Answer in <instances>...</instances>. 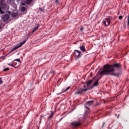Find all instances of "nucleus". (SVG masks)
<instances>
[{
  "instance_id": "f257e3e1",
  "label": "nucleus",
  "mask_w": 129,
  "mask_h": 129,
  "mask_svg": "<svg viewBox=\"0 0 129 129\" xmlns=\"http://www.w3.org/2000/svg\"><path fill=\"white\" fill-rule=\"evenodd\" d=\"M121 65L118 63H114L112 64H106L103 66V70L100 73V75H111L115 77H118L119 73H114L116 69H120Z\"/></svg>"
},
{
  "instance_id": "f03ea898",
  "label": "nucleus",
  "mask_w": 129,
  "mask_h": 129,
  "mask_svg": "<svg viewBox=\"0 0 129 129\" xmlns=\"http://www.w3.org/2000/svg\"><path fill=\"white\" fill-rule=\"evenodd\" d=\"M29 37L30 36H29V35H27L24 37H23V39L24 40V41L19 43L16 46H14L10 50V53H12V52H14V51H16V50H17V49H19V48H21V46H23V45H24V44H25V43H26L27 42V41H28V40L29 39Z\"/></svg>"
},
{
  "instance_id": "7ed1b4c3",
  "label": "nucleus",
  "mask_w": 129,
  "mask_h": 129,
  "mask_svg": "<svg viewBox=\"0 0 129 129\" xmlns=\"http://www.w3.org/2000/svg\"><path fill=\"white\" fill-rule=\"evenodd\" d=\"M70 125L73 128H75L82 125V121H80V120H79L78 121H74L70 123Z\"/></svg>"
},
{
  "instance_id": "20e7f679",
  "label": "nucleus",
  "mask_w": 129,
  "mask_h": 129,
  "mask_svg": "<svg viewBox=\"0 0 129 129\" xmlns=\"http://www.w3.org/2000/svg\"><path fill=\"white\" fill-rule=\"evenodd\" d=\"M87 90H88V88H86V89L80 88L75 92V95L78 96L82 95V94H83L84 92H86Z\"/></svg>"
},
{
  "instance_id": "39448f33",
  "label": "nucleus",
  "mask_w": 129,
  "mask_h": 129,
  "mask_svg": "<svg viewBox=\"0 0 129 129\" xmlns=\"http://www.w3.org/2000/svg\"><path fill=\"white\" fill-rule=\"evenodd\" d=\"M111 20H112V17H111L104 19L103 21V25L107 27L109 26V25H110V21H111Z\"/></svg>"
},
{
  "instance_id": "423d86ee",
  "label": "nucleus",
  "mask_w": 129,
  "mask_h": 129,
  "mask_svg": "<svg viewBox=\"0 0 129 129\" xmlns=\"http://www.w3.org/2000/svg\"><path fill=\"white\" fill-rule=\"evenodd\" d=\"M5 0H0V7H1L2 10H5L7 7V3H4Z\"/></svg>"
},
{
  "instance_id": "0eeeda50",
  "label": "nucleus",
  "mask_w": 129,
  "mask_h": 129,
  "mask_svg": "<svg viewBox=\"0 0 129 129\" xmlns=\"http://www.w3.org/2000/svg\"><path fill=\"white\" fill-rule=\"evenodd\" d=\"M2 19L3 20V22H4V23H6V22H7V21L9 20V19H10V15L6 14L4 15Z\"/></svg>"
},
{
  "instance_id": "6e6552de",
  "label": "nucleus",
  "mask_w": 129,
  "mask_h": 129,
  "mask_svg": "<svg viewBox=\"0 0 129 129\" xmlns=\"http://www.w3.org/2000/svg\"><path fill=\"white\" fill-rule=\"evenodd\" d=\"M93 102H94V101H89L86 103V108H87V109H89V108L87 107V106H90V105H92L93 104Z\"/></svg>"
},
{
  "instance_id": "1a4fd4ad",
  "label": "nucleus",
  "mask_w": 129,
  "mask_h": 129,
  "mask_svg": "<svg viewBox=\"0 0 129 129\" xmlns=\"http://www.w3.org/2000/svg\"><path fill=\"white\" fill-rule=\"evenodd\" d=\"M81 54V51L80 50H75V55L77 57H80V54Z\"/></svg>"
},
{
  "instance_id": "9d476101",
  "label": "nucleus",
  "mask_w": 129,
  "mask_h": 129,
  "mask_svg": "<svg viewBox=\"0 0 129 129\" xmlns=\"http://www.w3.org/2000/svg\"><path fill=\"white\" fill-rule=\"evenodd\" d=\"M95 79V78H94L92 80H90L87 82V87H89L92 82H93V81Z\"/></svg>"
},
{
  "instance_id": "9b49d317",
  "label": "nucleus",
  "mask_w": 129,
  "mask_h": 129,
  "mask_svg": "<svg viewBox=\"0 0 129 129\" xmlns=\"http://www.w3.org/2000/svg\"><path fill=\"white\" fill-rule=\"evenodd\" d=\"M79 48L81 50V51H82V52H86V49L85 48V46L83 45H80L79 47Z\"/></svg>"
},
{
  "instance_id": "f8f14e48",
  "label": "nucleus",
  "mask_w": 129,
  "mask_h": 129,
  "mask_svg": "<svg viewBox=\"0 0 129 129\" xmlns=\"http://www.w3.org/2000/svg\"><path fill=\"white\" fill-rule=\"evenodd\" d=\"M18 16H19V14H18V13H13L12 14V17L13 18H16V17H18Z\"/></svg>"
},
{
  "instance_id": "ddd939ff",
  "label": "nucleus",
  "mask_w": 129,
  "mask_h": 129,
  "mask_svg": "<svg viewBox=\"0 0 129 129\" xmlns=\"http://www.w3.org/2000/svg\"><path fill=\"white\" fill-rule=\"evenodd\" d=\"M39 28V24L37 25V27L34 28L32 31V33H35V32H36V31H37V30H38V29Z\"/></svg>"
},
{
  "instance_id": "4468645a",
  "label": "nucleus",
  "mask_w": 129,
  "mask_h": 129,
  "mask_svg": "<svg viewBox=\"0 0 129 129\" xmlns=\"http://www.w3.org/2000/svg\"><path fill=\"white\" fill-rule=\"evenodd\" d=\"M99 80H96L93 84V86H97L98 85V81Z\"/></svg>"
},
{
  "instance_id": "2eb2a0df",
  "label": "nucleus",
  "mask_w": 129,
  "mask_h": 129,
  "mask_svg": "<svg viewBox=\"0 0 129 129\" xmlns=\"http://www.w3.org/2000/svg\"><path fill=\"white\" fill-rule=\"evenodd\" d=\"M53 116H54V113L52 112L48 117V119L50 120L51 119V118H52V117H53Z\"/></svg>"
},
{
  "instance_id": "dca6fc26",
  "label": "nucleus",
  "mask_w": 129,
  "mask_h": 129,
  "mask_svg": "<svg viewBox=\"0 0 129 129\" xmlns=\"http://www.w3.org/2000/svg\"><path fill=\"white\" fill-rule=\"evenodd\" d=\"M33 0H27L26 2V5H30V4H31V3H32Z\"/></svg>"
},
{
  "instance_id": "f3484780",
  "label": "nucleus",
  "mask_w": 129,
  "mask_h": 129,
  "mask_svg": "<svg viewBox=\"0 0 129 129\" xmlns=\"http://www.w3.org/2000/svg\"><path fill=\"white\" fill-rule=\"evenodd\" d=\"M26 7H22L21 9L22 12H25L26 11Z\"/></svg>"
},
{
  "instance_id": "a211bd4d",
  "label": "nucleus",
  "mask_w": 129,
  "mask_h": 129,
  "mask_svg": "<svg viewBox=\"0 0 129 129\" xmlns=\"http://www.w3.org/2000/svg\"><path fill=\"white\" fill-rule=\"evenodd\" d=\"M9 70H10V68H6L5 69H4L3 71L6 72V71H9Z\"/></svg>"
},
{
  "instance_id": "6ab92c4d",
  "label": "nucleus",
  "mask_w": 129,
  "mask_h": 129,
  "mask_svg": "<svg viewBox=\"0 0 129 129\" xmlns=\"http://www.w3.org/2000/svg\"><path fill=\"white\" fill-rule=\"evenodd\" d=\"M70 89V87H68L64 91V92H66V91H68Z\"/></svg>"
},
{
  "instance_id": "aec40b11",
  "label": "nucleus",
  "mask_w": 129,
  "mask_h": 129,
  "mask_svg": "<svg viewBox=\"0 0 129 129\" xmlns=\"http://www.w3.org/2000/svg\"><path fill=\"white\" fill-rule=\"evenodd\" d=\"M0 13L1 14H5V11L2 10V9H0Z\"/></svg>"
},
{
  "instance_id": "412c9836",
  "label": "nucleus",
  "mask_w": 129,
  "mask_h": 129,
  "mask_svg": "<svg viewBox=\"0 0 129 129\" xmlns=\"http://www.w3.org/2000/svg\"><path fill=\"white\" fill-rule=\"evenodd\" d=\"M15 61H17V62H19V63H21V59H16Z\"/></svg>"
},
{
  "instance_id": "4be33fe9",
  "label": "nucleus",
  "mask_w": 129,
  "mask_h": 129,
  "mask_svg": "<svg viewBox=\"0 0 129 129\" xmlns=\"http://www.w3.org/2000/svg\"><path fill=\"white\" fill-rule=\"evenodd\" d=\"M122 18H123L122 16H119L118 19L119 20H122Z\"/></svg>"
},
{
  "instance_id": "5701e85b",
  "label": "nucleus",
  "mask_w": 129,
  "mask_h": 129,
  "mask_svg": "<svg viewBox=\"0 0 129 129\" xmlns=\"http://www.w3.org/2000/svg\"><path fill=\"white\" fill-rule=\"evenodd\" d=\"M83 30H84L83 27H81L80 28L81 32H82V31H83Z\"/></svg>"
},
{
  "instance_id": "b1692460",
  "label": "nucleus",
  "mask_w": 129,
  "mask_h": 129,
  "mask_svg": "<svg viewBox=\"0 0 129 129\" xmlns=\"http://www.w3.org/2000/svg\"><path fill=\"white\" fill-rule=\"evenodd\" d=\"M50 74H54V71H51L49 73Z\"/></svg>"
},
{
  "instance_id": "393cba45",
  "label": "nucleus",
  "mask_w": 129,
  "mask_h": 129,
  "mask_svg": "<svg viewBox=\"0 0 129 129\" xmlns=\"http://www.w3.org/2000/svg\"><path fill=\"white\" fill-rule=\"evenodd\" d=\"M9 65L10 66H11V67H14V64H13V63H12V64H9Z\"/></svg>"
},
{
  "instance_id": "a878e982",
  "label": "nucleus",
  "mask_w": 129,
  "mask_h": 129,
  "mask_svg": "<svg viewBox=\"0 0 129 129\" xmlns=\"http://www.w3.org/2000/svg\"><path fill=\"white\" fill-rule=\"evenodd\" d=\"M104 124H105V122H103V124L102 125V127H103V126H104Z\"/></svg>"
},
{
  "instance_id": "bb28decb",
  "label": "nucleus",
  "mask_w": 129,
  "mask_h": 129,
  "mask_svg": "<svg viewBox=\"0 0 129 129\" xmlns=\"http://www.w3.org/2000/svg\"><path fill=\"white\" fill-rule=\"evenodd\" d=\"M3 29V27L2 26H0V30H1Z\"/></svg>"
},
{
  "instance_id": "cd10ccee",
  "label": "nucleus",
  "mask_w": 129,
  "mask_h": 129,
  "mask_svg": "<svg viewBox=\"0 0 129 129\" xmlns=\"http://www.w3.org/2000/svg\"><path fill=\"white\" fill-rule=\"evenodd\" d=\"M2 83H3V81H0V84H2Z\"/></svg>"
},
{
  "instance_id": "c85d7f7f",
  "label": "nucleus",
  "mask_w": 129,
  "mask_h": 129,
  "mask_svg": "<svg viewBox=\"0 0 129 129\" xmlns=\"http://www.w3.org/2000/svg\"><path fill=\"white\" fill-rule=\"evenodd\" d=\"M84 88H85V86H84Z\"/></svg>"
},
{
  "instance_id": "c756f323",
  "label": "nucleus",
  "mask_w": 129,
  "mask_h": 129,
  "mask_svg": "<svg viewBox=\"0 0 129 129\" xmlns=\"http://www.w3.org/2000/svg\"><path fill=\"white\" fill-rule=\"evenodd\" d=\"M2 9V8H1V7H0V10H1Z\"/></svg>"
},
{
  "instance_id": "7c9ffc66",
  "label": "nucleus",
  "mask_w": 129,
  "mask_h": 129,
  "mask_svg": "<svg viewBox=\"0 0 129 129\" xmlns=\"http://www.w3.org/2000/svg\"><path fill=\"white\" fill-rule=\"evenodd\" d=\"M24 6H25V4H23Z\"/></svg>"
},
{
  "instance_id": "2f4dec72",
  "label": "nucleus",
  "mask_w": 129,
  "mask_h": 129,
  "mask_svg": "<svg viewBox=\"0 0 129 129\" xmlns=\"http://www.w3.org/2000/svg\"><path fill=\"white\" fill-rule=\"evenodd\" d=\"M0 80H1V78H0Z\"/></svg>"
},
{
  "instance_id": "473e14b6",
  "label": "nucleus",
  "mask_w": 129,
  "mask_h": 129,
  "mask_svg": "<svg viewBox=\"0 0 129 129\" xmlns=\"http://www.w3.org/2000/svg\"><path fill=\"white\" fill-rule=\"evenodd\" d=\"M19 1H21V0H19Z\"/></svg>"
}]
</instances>
